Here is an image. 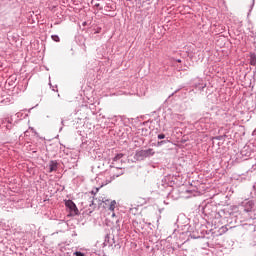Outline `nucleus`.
<instances>
[{"label": "nucleus", "mask_w": 256, "mask_h": 256, "mask_svg": "<svg viewBox=\"0 0 256 256\" xmlns=\"http://www.w3.org/2000/svg\"><path fill=\"white\" fill-rule=\"evenodd\" d=\"M65 205L68 209H70V211H71V213H73V215H77L79 210L77 209V205H75V202L73 200L66 201Z\"/></svg>", "instance_id": "1"}, {"label": "nucleus", "mask_w": 256, "mask_h": 256, "mask_svg": "<svg viewBox=\"0 0 256 256\" xmlns=\"http://www.w3.org/2000/svg\"><path fill=\"white\" fill-rule=\"evenodd\" d=\"M151 155H155V152L153 151V149H148V150H140L136 153L137 157H151Z\"/></svg>", "instance_id": "2"}, {"label": "nucleus", "mask_w": 256, "mask_h": 256, "mask_svg": "<svg viewBox=\"0 0 256 256\" xmlns=\"http://www.w3.org/2000/svg\"><path fill=\"white\" fill-rule=\"evenodd\" d=\"M53 171H57V164L54 161H51L49 164V173H53Z\"/></svg>", "instance_id": "3"}, {"label": "nucleus", "mask_w": 256, "mask_h": 256, "mask_svg": "<svg viewBox=\"0 0 256 256\" xmlns=\"http://www.w3.org/2000/svg\"><path fill=\"white\" fill-rule=\"evenodd\" d=\"M138 207H143V205H147V200L145 198H138L137 200Z\"/></svg>", "instance_id": "4"}, {"label": "nucleus", "mask_w": 256, "mask_h": 256, "mask_svg": "<svg viewBox=\"0 0 256 256\" xmlns=\"http://www.w3.org/2000/svg\"><path fill=\"white\" fill-rule=\"evenodd\" d=\"M250 65H256V55L255 54H251L250 55Z\"/></svg>", "instance_id": "5"}, {"label": "nucleus", "mask_w": 256, "mask_h": 256, "mask_svg": "<svg viewBox=\"0 0 256 256\" xmlns=\"http://www.w3.org/2000/svg\"><path fill=\"white\" fill-rule=\"evenodd\" d=\"M115 205H117V202L115 200L111 201L109 205V211H115Z\"/></svg>", "instance_id": "6"}, {"label": "nucleus", "mask_w": 256, "mask_h": 256, "mask_svg": "<svg viewBox=\"0 0 256 256\" xmlns=\"http://www.w3.org/2000/svg\"><path fill=\"white\" fill-rule=\"evenodd\" d=\"M51 39H52V41H55L56 43H59V41H61V39L57 35H52Z\"/></svg>", "instance_id": "7"}, {"label": "nucleus", "mask_w": 256, "mask_h": 256, "mask_svg": "<svg viewBox=\"0 0 256 256\" xmlns=\"http://www.w3.org/2000/svg\"><path fill=\"white\" fill-rule=\"evenodd\" d=\"M119 159H123V153L117 154V155L114 157L113 161H114V162H115V161H119Z\"/></svg>", "instance_id": "8"}, {"label": "nucleus", "mask_w": 256, "mask_h": 256, "mask_svg": "<svg viewBox=\"0 0 256 256\" xmlns=\"http://www.w3.org/2000/svg\"><path fill=\"white\" fill-rule=\"evenodd\" d=\"M75 256H85V254H83L82 252H74Z\"/></svg>", "instance_id": "9"}, {"label": "nucleus", "mask_w": 256, "mask_h": 256, "mask_svg": "<svg viewBox=\"0 0 256 256\" xmlns=\"http://www.w3.org/2000/svg\"><path fill=\"white\" fill-rule=\"evenodd\" d=\"M158 139H165V134H159Z\"/></svg>", "instance_id": "10"}, {"label": "nucleus", "mask_w": 256, "mask_h": 256, "mask_svg": "<svg viewBox=\"0 0 256 256\" xmlns=\"http://www.w3.org/2000/svg\"><path fill=\"white\" fill-rule=\"evenodd\" d=\"M177 63H181V59H178V60H177Z\"/></svg>", "instance_id": "11"}]
</instances>
